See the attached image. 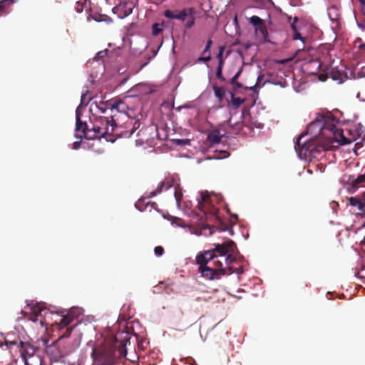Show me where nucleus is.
<instances>
[{
	"label": "nucleus",
	"instance_id": "9d476101",
	"mask_svg": "<svg viewBox=\"0 0 365 365\" xmlns=\"http://www.w3.org/2000/svg\"><path fill=\"white\" fill-rule=\"evenodd\" d=\"M20 353L22 359L37 355L36 353L38 348L30 344L29 342L19 341Z\"/></svg>",
	"mask_w": 365,
	"mask_h": 365
},
{
	"label": "nucleus",
	"instance_id": "8fccbe9b",
	"mask_svg": "<svg viewBox=\"0 0 365 365\" xmlns=\"http://www.w3.org/2000/svg\"><path fill=\"white\" fill-rule=\"evenodd\" d=\"M125 81H126V78H125L123 81H122V82L120 83V84H123Z\"/></svg>",
	"mask_w": 365,
	"mask_h": 365
},
{
	"label": "nucleus",
	"instance_id": "6e6552de",
	"mask_svg": "<svg viewBox=\"0 0 365 365\" xmlns=\"http://www.w3.org/2000/svg\"><path fill=\"white\" fill-rule=\"evenodd\" d=\"M210 202V196L208 192H201L200 199L198 201L199 209L204 212H207V211H209L213 213L214 215H217V213L218 212V210L214 207L212 205L211 206Z\"/></svg>",
	"mask_w": 365,
	"mask_h": 365
},
{
	"label": "nucleus",
	"instance_id": "39448f33",
	"mask_svg": "<svg viewBox=\"0 0 365 365\" xmlns=\"http://www.w3.org/2000/svg\"><path fill=\"white\" fill-rule=\"evenodd\" d=\"M196 9L194 7H187L181 10L171 11L167 9L164 11V16L167 19H176L184 22L185 29H191L195 24Z\"/></svg>",
	"mask_w": 365,
	"mask_h": 365
},
{
	"label": "nucleus",
	"instance_id": "09e8293b",
	"mask_svg": "<svg viewBox=\"0 0 365 365\" xmlns=\"http://www.w3.org/2000/svg\"><path fill=\"white\" fill-rule=\"evenodd\" d=\"M236 272H237L238 274H241V273H242V268L238 269Z\"/></svg>",
	"mask_w": 365,
	"mask_h": 365
},
{
	"label": "nucleus",
	"instance_id": "2f4dec72",
	"mask_svg": "<svg viewBox=\"0 0 365 365\" xmlns=\"http://www.w3.org/2000/svg\"><path fill=\"white\" fill-rule=\"evenodd\" d=\"M175 197L177 201V203L179 205L182 198V193L180 189L175 188Z\"/></svg>",
	"mask_w": 365,
	"mask_h": 365
},
{
	"label": "nucleus",
	"instance_id": "7ed1b4c3",
	"mask_svg": "<svg viewBox=\"0 0 365 365\" xmlns=\"http://www.w3.org/2000/svg\"><path fill=\"white\" fill-rule=\"evenodd\" d=\"M133 121L132 119H128L125 123L126 129L123 130L115 123L113 115H111L110 120L107 117L96 118L92 128L93 139L105 138L108 141L114 142L118 138H130L140 125L139 122Z\"/></svg>",
	"mask_w": 365,
	"mask_h": 365
},
{
	"label": "nucleus",
	"instance_id": "58836bf2",
	"mask_svg": "<svg viewBox=\"0 0 365 365\" xmlns=\"http://www.w3.org/2000/svg\"><path fill=\"white\" fill-rule=\"evenodd\" d=\"M98 109L101 110L102 113H105L106 110L109 108V106H108V102L106 103L105 104V107H103V106H98Z\"/></svg>",
	"mask_w": 365,
	"mask_h": 365
},
{
	"label": "nucleus",
	"instance_id": "e433bc0d",
	"mask_svg": "<svg viewBox=\"0 0 365 365\" xmlns=\"http://www.w3.org/2000/svg\"><path fill=\"white\" fill-rule=\"evenodd\" d=\"M106 17H107V16H106V15H101V14H99V15H98V16H93V18L96 21H105Z\"/></svg>",
	"mask_w": 365,
	"mask_h": 365
},
{
	"label": "nucleus",
	"instance_id": "412c9836",
	"mask_svg": "<svg viewBox=\"0 0 365 365\" xmlns=\"http://www.w3.org/2000/svg\"><path fill=\"white\" fill-rule=\"evenodd\" d=\"M22 359L24 361V365H41V359L38 355L27 356Z\"/></svg>",
	"mask_w": 365,
	"mask_h": 365
},
{
	"label": "nucleus",
	"instance_id": "ea45409f",
	"mask_svg": "<svg viewBox=\"0 0 365 365\" xmlns=\"http://www.w3.org/2000/svg\"><path fill=\"white\" fill-rule=\"evenodd\" d=\"M71 329H69V328H67L66 332L63 334V336L64 337H67V336H69V335L71 334Z\"/></svg>",
	"mask_w": 365,
	"mask_h": 365
},
{
	"label": "nucleus",
	"instance_id": "bb28decb",
	"mask_svg": "<svg viewBox=\"0 0 365 365\" xmlns=\"http://www.w3.org/2000/svg\"><path fill=\"white\" fill-rule=\"evenodd\" d=\"M250 22L255 26V27L258 26V25H261L264 23V20L259 18L257 16H252L250 18Z\"/></svg>",
	"mask_w": 365,
	"mask_h": 365
},
{
	"label": "nucleus",
	"instance_id": "49530a36",
	"mask_svg": "<svg viewBox=\"0 0 365 365\" xmlns=\"http://www.w3.org/2000/svg\"><path fill=\"white\" fill-rule=\"evenodd\" d=\"M360 245L362 246V247L365 246V235H364V239L361 241Z\"/></svg>",
	"mask_w": 365,
	"mask_h": 365
},
{
	"label": "nucleus",
	"instance_id": "c85d7f7f",
	"mask_svg": "<svg viewBox=\"0 0 365 365\" xmlns=\"http://www.w3.org/2000/svg\"><path fill=\"white\" fill-rule=\"evenodd\" d=\"M88 0H83L82 1H77L75 5V9L78 13H81L83 11V9L85 7V4H86V1Z\"/></svg>",
	"mask_w": 365,
	"mask_h": 365
},
{
	"label": "nucleus",
	"instance_id": "c756f323",
	"mask_svg": "<svg viewBox=\"0 0 365 365\" xmlns=\"http://www.w3.org/2000/svg\"><path fill=\"white\" fill-rule=\"evenodd\" d=\"M108 50L105 49L103 51H101L96 53V55L93 58V61H98L103 60L106 56H107Z\"/></svg>",
	"mask_w": 365,
	"mask_h": 365
},
{
	"label": "nucleus",
	"instance_id": "f03ea898",
	"mask_svg": "<svg viewBox=\"0 0 365 365\" xmlns=\"http://www.w3.org/2000/svg\"><path fill=\"white\" fill-rule=\"evenodd\" d=\"M195 260L199 266L198 272L208 280L220 279L222 276L233 272L230 264L234 258L231 255L225 259L226 267H223L222 261L218 259L214 251L200 252L197 255Z\"/></svg>",
	"mask_w": 365,
	"mask_h": 365
},
{
	"label": "nucleus",
	"instance_id": "c9c22d12",
	"mask_svg": "<svg viewBox=\"0 0 365 365\" xmlns=\"http://www.w3.org/2000/svg\"><path fill=\"white\" fill-rule=\"evenodd\" d=\"M212 41L211 39H208V41H207V44H206V46L205 48V49L203 50L202 51V54L208 52L210 49V47L212 46Z\"/></svg>",
	"mask_w": 365,
	"mask_h": 365
},
{
	"label": "nucleus",
	"instance_id": "f8f14e48",
	"mask_svg": "<svg viewBox=\"0 0 365 365\" xmlns=\"http://www.w3.org/2000/svg\"><path fill=\"white\" fill-rule=\"evenodd\" d=\"M364 186H365V173L358 175V177L348 185L347 190L350 192H354L358 187Z\"/></svg>",
	"mask_w": 365,
	"mask_h": 365
},
{
	"label": "nucleus",
	"instance_id": "a211bd4d",
	"mask_svg": "<svg viewBox=\"0 0 365 365\" xmlns=\"http://www.w3.org/2000/svg\"><path fill=\"white\" fill-rule=\"evenodd\" d=\"M255 33L256 34L261 37L264 41H267L268 38V31L265 24H262L261 25H258V26L255 27Z\"/></svg>",
	"mask_w": 365,
	"mask_h": 365
},
{
	"label": "nucleus",
	"instance_id": "473e14b6",
	"mask_svg": "<svg viewBox=\"0 0 365 365\" xmlns=\"http://www.w3.org/2000/svg\"><path fill=\"white\" fill-rule=\"evenodd\" d=\"M162 31V29H160L158 24L155 23L152 26V32L155 36L158 35Z\"/></svg>",
	"mask_w": 365,
	"mask_h": 365
},
{
	"label": "nucleus",
	"instance_id": "423d86ee",
	"mask_svg": "<svg viewBox=\"0 0 365 365\" xmlns=\"http://www.w3.org/2000/svg\"><path fill=\"white\" fill-rule=\"evenodd\" d=\"M137 1V0H127L123 2H120L112 9V11L114 14H117L119 18L124 19L133 12V9L136 6Z\"/></svg>",
	"mask_w": 365,
	"mask_h": 365
},
{
	"label": "nucleus",
	"instance_id": "f704fd0d",
	"mask_svg": "<svg viewBox=\"0 0 365 365\" xmlns=\"http://www.w3.org/2000/svg\"><path fill=\"white\" fill-rule=\"evenodd\" d=\"M28 316V319L34 322H36L38 321V317H37V314H26Z\"/></svg>",
	"mask_w": 365,
	"mask_h": 365
},
{
	"label": "nucleus",
	"instance_id": "a19ab883",
	"mask_svg": "<svg viewBox=\"0 0 365 365\" xmlns=\"http://www.w3.org/2000/svg\"><path fill=\"white\" fill-rule=\"evenodd\" d=\"M222 51H223V48H222L220 51V53L217 54V58L219 59V61L222 58Z\"/></svg>",
	"mask_w": 365,
	"mask_h": 365
},
{
	"label": "nucleus",
	"instance_id": "37998d69",
	"mask_svg": "<svg viewBox=\"0 0 365 365\" xmlns=\"http://www.w3.org/2000/svg\"><path fill=\"white\" fill-rule=\"evenodd\" d=\"M86 93L82 95L81 96V103H84V101H86Z\"/></svg>",
	"mask_w": 365,
	"mask_h": 365
},
{
	"label": "nucleus",
	"instance_id": "de8ad7c7",
	"mask_svg": "<svg viewBox=\"0 0 365 365\" xmlns=\"http://www.w3.org/2000/svg\"><path fill=\"white\" fill-rule=\"evenodd\" d=\"M79 143L78 142H75L74 143V148H78V145Z\"/></svg>",
	"mask_w": 365,
	"mask_h": 365
},
{
	"label": "nucleus",
	"instance_id": "6ab92c4d",
	"mask_svg": "<svg viewBox=\"0 0 365 365\" xmlns=\"http://www.w3.org/2000/svg\"><path fill=\"white\" fill-rule=\"evenodd\" d=\"M222 137L219 130H213L208 134L207 140L212 144H217L220 143Z\"/></svg>",
	"mask_w": 365,
	"mask_h": 365
},
{
	"label": "nucleus",
	"instance_id": "f257e3e1",
	"mask_svg": "<svg viewBox=\"0 0 365 365\" xmlns=\"http://www.w3.org/2000/svg\"><path fill=\"white\" fill-rule=\"evenodd\" d=\"M123 326L122 330L106 339L102 346L93 349L91 356L96 365H112L117 359L125 357L126 345L130 344L134 330L128 323Z\"/></svg>",
	"mask_w": 365,
	"mask_h": 365
},
{
	"label": "nucleus",
	"instance_id": "72a5a7b5",
	"mask_svg": "<svg viewBox=\"0 0 365 365\" xmlns=\"http://www.w3.org/2000/svg\"><path fill=\"white\" fill-rule=\"evenodd\" d=\"M154 253L158 257L162 256L163 255V253H164L163 247H161V246L155 247V249H154Z\"/></svg>",
	"mask_w": 365,
	"mask_h": 365
},
{
	"label": "nucleus",
	"instance_id": "0eeeda50",
	"mask_svg": "<svg viewBox=\"0 0 365 365\" xmlns=\"http://www.w3.org/2000/svg\"><path fill=\"white\" fill-rule=\"evenodd\" d=\"M76 136L79 138L84 137L87 139H93V135H92L93 130L88 129L86 123L83 122L81 120V114L78 108H77L76 110Z\"/></svg>",
	"mask_w": 365,
	"mask_h": 365
},
{
	"label": "nucleus",
	"instance_id": "393cba45",
	"mask_svg": "<svg viewBox=\"0 0 365 365\" xmlns=\"http://www.w3.org/2000/svg\"><path fill=\"white\" fill-rule=\"evenodd\" d=\"M223 63H224L223 59L221 58L220 60V62L218 63V66H217V70H216V77L218 79L221 80L222 81H225V78L222 76Z\"/></svg>",
	"mask_w": 365,
	"mask_h": 365
},
{
	"label": "nucleus",
	"instance_id": "79ce46f5",
	"mask_svg": "<svg viewBox=\"0 0 365 365\" xmlns=\"http://www.w3.org/2000/svg\"><path fill=\"white\" fill-rule=\"evenodd\" d=\"M228 123H229L231 127H232V128H234L235 126H237V125H239V123H235V124H232V123H231V118H230V119L228 120Z\"/></svg>",
	"mask_w": 365,
	"mask_h": 365
},
{
	"label": "nucleus",
	"instance_id": "cd10ccee",
	"mask_svg": "<svg viewBox=\"0 0 365 365\" xmlns=\"http://www.w3.org/2000/svg\"><path fill=\"white\" fill-rule=\"evenodd\" d=\"M31 313L37 314V317H39L41 315L42 312H44L46 309L39 306L38 304H35L31 307Z\"/></svg>",
	"mask_w": 365,
	"mask_h": 365
},
{
	"label": "nucleus",
	"instance_id": "a878e982",
	"mask_svg": "<svg viewBox=\"0 0 365 365\" xmlns=\"http://www.w3.org/2000/svg\"><path fill=\"white\" fill-rule=\"evenodd\" d=\"M225 246L226 247L227 252H235V250L237 249V246L235 243L232 240H228L225 242H224Z\"/></svg>",
	"mask_w": 365,
	"mask_h": 365
},
{
	"label": "nucleus",
	"instance_id": "b1692460",
	"mask_svg": "<svg viewBox=\"0 0 365 365\" xmlns=\"http://www.w3.org/2000/svg\"><path fill=\"white\" fill-rule=\"evenodd\" d=\"M242 71V68L241 67L239 71L236 73V74L231 78L230 83L233 87V89L235 91L237 90L238 88H242V84L239 82H237V79L239 76H240Z\"/></svg>",
	"mask_w": 365,
	"mask_h": 365
},
{
	"label": "nucleus",
	"instance_id": "4c0bfd02",
	"mask_svg": "<svg viewBox=\"0 0 365 365\" xmlns=\"http://www.w3.org/2000/svg\"><path fill=\"white\" fill-rule=\"evenodd\" d=\"M211 59V57L210 56H206V57H203V56H200L198 59H197V61H201V62H208L209 61H210Z\"/></svg>",
	"mask_w": 365,
	"mask_h": 365
},
{
	"label": "nucleus",
	"instance_id": "2eb2a0df",
	"mask_svg": "<svg viewBox=\"0 0 365 365\" xmlns=\"http://www.w3.org/2000/svg\"><path fill=\"white\" fill-rule=\"evenodd\" d=\"M74 310L69 311L67 314L63 315L61 319V321L58 324L59 328L66 327L68 324H70L74 319L73 314Z\"/></svg>",
	"mask_w": 365,
	"mask_h": 365
},
{
	"label": "nucleus",
	"instance_id": "1a4fd4ad",
	"mask_svg": "<svg viewBox=\"0 0 365 365\" xmlns=\"http://www.w3.org/2000/svg\"><path fill=\"white\" fill-rule=\"evenodd\" d=\"M304 135H299L295 143V149L299 151L301 154H304L306 155L307 153H312L314 150L313 143L311 142L304 141L302 142V140L304 138Z\"/></svg>",
	"mask_w": 365,
	"mask_h": 365
},
{
	"label": "nucleus",
	"instance_id": "aec40b11",
	"mask_svg": "<svg viewBox=\"0 0 365 365\" xmlns=\"http://www.w3.org/2000/svg\"><path fill=\"white\" fill-rule=\"evenodd\" d=\"M209 251H214L215 255L217 253V256L224 258V259L227 257L225 255L227 252L224 243L215 245V247L212 250H210Z\"/></svg>",
	"mask_w": 365,
	"mask_h": 365
},
{
	"label": "nucleus",
	"instance_id": "4be33fe9",
	"mask_svg": "<svg viewBox=\"0 0 365 365\" xmlns=\"http://www.w3.org/2000/svg\"><path fill=\"white\" fill-rule=\"evenodd\" d=\"M231 102L228 104L230 105L234 109H237L245 102V99L240 97H235L232 92H230Z\"/></svg>",
	"mask_w": 365,
	"mask_h": 365
},
{
	"label": "nucleus",
	"instance_id": "f3484780",
	"mask_svg": "<svg viewBox=\"0 0 365 365\" xmlns=\"http://www.w3.org/2000/svg\"><path fill=\"white\" fill-rule=\"evenodd\" d=\"M170 187H172V182L170 180L161 182L158 188L155 190L150 192V197H154L158 194H160L163 189L168 190Z\"/></svg>",
	"mask_w": 365,
	"mask_h": 365
},
{
	"label": "nucleus",
	"instance_id": "20e7f679",
	"mask_svg": "<svg viewBox=\"0 0 365 365\" xmlns=\"http://www.w3.org/2000/svg\"><path fill=\"white\" fill-rule=\"evenodd\" d=\"M317 127L319 128L321 138H326V143L322 145L323 150H328L333 142H337L340 145L350 144L354 139L346 138L341 130L338 129L331 122L326 121L322 123L321 120H315L309 125V129Z\"/></svg>",
	"mask_w": 365,
	"mask_h": 365
},
{
	"label": "nucleus",
	"instance_id": "dca6fc26",
	"mask_svg": "<svg viewBox=\"0 0 365 365\" xmlns=\"http://www.w3.org/2000/svg\"><path fill=\"white\" fill-rule=\"evenodd\" d=\"M298 18L294 17L292 20V21H290V26L292 29L293 34H292V38L294 40H301L303 43H304V38L301 36V34L299 33L297 27V23L298 21Z\"/></svg>",
	"mask_w": 365,
	"mask_h": 365
},
{
	"label": "nucleus",
	"instance_id": "c03bdc74",
	"mask_svg": "<svg viewBox=\"0 0 365 365\" xmlns=\"http://www.w3.org/2000/svg\"><path fill=\"white\" fill-rule=\"evenodd\" d=\"M6 344H14V345H16L18 344V342L16 341H6Z\"/></svg>",
	"mask_w": 365,
	"mask_h": 365
},
{
	"label": "nucleus",
	"instance_id": "4468645a",
	"mask_svg": "<svg viewBox=\"0 0 365 365\" xmlns=\"http://www.w3.org/2000/svg\"><path fill=\"white\" fill-rule=\"evenodd\" d=\"M362 196L364 197H351L349 199V205L353 207H357L361 212L365 206V192L362 193Z\"/></svg>",
	"mask_w": 365,
	"mask_h": 365
},
{
	"label": "nucleus",
	"instance_id": "9b49d317",
	"mask_svg": "<svg viewBox=\"0 0 365 365\" xmlns=\"http://www.w3.org/2000/svg\"><path fill=\"white\" fill-rule=\"evenodd\" d=\"M108 106L112 112L125 113L128 110V106L123 101H108Z\"/></svg>",
	"mask_w": 365,
	"mask_h": 365
},
{
	"label": "nucleus",
	"instance_id": "a18cd8bd",
	"mask_svg": "<svg viewBox=\"0 0 365 365\" xmlns=\"http://www.w3.org/2000/svg\"><path fill=\"white\" fill-rule=\"evenodd\" d=\"M359 48L360 50H364L365 49V43H361L359 46Z\"/></svg>",
	"mask_w": 365,
	"mask_h": 365
},
{
	"label": "nucleus",
	"instance_id": "5701e85b",
	"mask_svg": "<svg viewBox=\"0 0 365 365\" xmlns=\"http://www.w3.org/2000/svg\"><path fill=\"white\" fill-rule=\"evenodd\" d=\"M212 88L215 93V96L218 99V101L220 103H222L225 95V88L223 87L217 86L215 85H214Z\"/></svg>",
	"mask_w": 365,
	"mask_h": 365
},
{
	"label": "nucleus",
	"instance_id": "ddd939ff",
	"mask_svg": "<svg viewBox=\"0 0 365 365\" xmlns=\"http://www.w3.org/2000/svg\"><path fill=\"white\" fill-rule=\"evenodd\" d=\"M330 78L339 82V83H343L346 78V74L336 68H331L329 73Z\"/></svg>",
	"mask_w": 365,
	"mask_h": 365
},
{
	"label": "nucleus",
	"instance_id": "7c9ffc66",
	"mask_svg": "<svg viewBox=\"0 0 365 365\" xmlns=\"http://www.w3.org/2000/svg\"><path fill=\"white\" fill-rule=\"evenodd\" d=\"M14 3V0H0V12Z\"/></svg>",
	"mask_w": 365,
	"mask_h": 365
}]
</instances>
